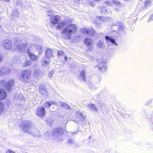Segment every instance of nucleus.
I'll list each match as a JSON object with an SVG mask.
<instances>
[{"mask_svg":"<svg viewBox=\"0 0 153 153\" xmlns=\"http://www.w3.org/2000/svg\"><path fill=\"white\" fill-rule=\"evenodd\" d=\"M19 40L15 38L14 39V44L16 45L18 51L20 52L27 50V54L30 59L33 61L36 60L38 59V57L31 53L30 51L32 50V48L34 46L33 44L29 43L26 42H24V41L22 40L21 44H19Z\"/></svg>","mask_w":153,"mask_h":153,"instance_id":"1","label":"nucleus"},{"mask_svg":"<svg viewBox=\"0 0 153 153\" xmlns=\"http://www.w3.org/2000/svg\"><path fill=\"white\" fill-rule=\"evenodd\" d=\"M22 129L26 132L31 134L36 137L41 136L39 131L33 125L32 123L29 121H24L21 124Z\"/></svg>","mask_w":153,"mask_h":153,"instance_id":"2","label":"nucleus"},{"mask_svg":"<svg viewBox=\"0 0 153 153\" xmlns=\"http://www.w3.org/2000/svg\"><path fill=\"white\" fill-rule=\"evenodd\" d=\"M76 31L77 27L75 25H69L63 29L62 36L63 38L69 39L71 38V34L76 32Z\"/></svg>","mask_w":153,"mask_h":153,"instance_id":"3","label":"nucleus"},{"mask_svg":"<svg viewBox=\"0 0 153 153\" xmlns=\"http://www.w3.org/2000/svg\"><path fill=\"white\" fill-rule=\"evenodd\" d=\"M31 71L28 69L22 71L21 74L18 75V78L22 82H27L29 81Z\"/></svg>","mask_w":153,"mask_h":153,"instance_id":"4","label":"nucleus"},{"mask_svg":"<svg viewBox=\"0 0 153 153\" xmlns=\"http://www.w3.org/2000/svg\"><path fill=\"white\" fill-rule=\"evenodd\" d=\"M14 80H11L9 82H6L5 80H2L0 82V85L1 87H5L7 91H10L14 84Z\"/></svg>","mask_w":153,"mask_h":153,"instance_id":"5","label":"nucleus"},{"mask_svg":"<svg viewBox=\"0 0 153 153\" xmlns=\"http://www.w3.org/2000/svg\"><path fill=\"white\" fill-rule=\"evenodd\" d=\"M2 45L7 50L11 49L12 48V41L8 39H6L2 41Z\"/></svg>","mask_w":153,"mask_h":153,"instance_id":"6","label":"nucleus"},{"mask_svg":"<svg viewBox=\"0 0 153 153\" xmlns=\"http://www.w3.org/2000/svg\"><path fill=\"white\" fill-rule=\"evenodd\" d=\"M45 110L44 107H38L37 108L36 115L41 118H43L45 116Z\"/></svg>","mask_w":153,"mask_h":153,"instance_id":"7","label":"nucleus"},{"mask_svg":"<svg viewBox=\"0 0 153 153\" xmlns=\"http://www.w3.org/2000/svg\"><path fill=\"white\" fill-rule=\"evenodd\" d=\"M63 129L59 128L54 129L52 131V134L53 137H58L61 136L63 134Z\"/></svg>","mask_w":153,"mask_h":153,"instance_id":"8","label":"nucleus"},{"mask_svg":"<svg viewBox=\"0 0 153 153\" xmlns=\"http://www.w3.org/2000/svg\"><path fill=\"white\" fill-rule=\"evenodd\" d=\"M100 62L97 66H95V68L98 70L104 71L106 68V63L103 61H102L101 59L99 61Z\"/></svg>","mask_w":153,"mask_h":153,"instance_id":"9","label":"nucleus"},{"mask_svg":"<svg viewBox=\"0 0 153 153\" xmlns=\"http://www.w3.org/2000/svg\"><path fill=\"white\" fill-rule=\"evenodd\" d=\"M81 33L89 36H92L94 33V31L92 29H88L85 27H83L80 30Z\"/></svg>","mask_w":153,"mask_h":153,"instance_id":"10","label":"nucleus"},{"mask_svg":"<svg viewBox=\"0 0 153 153\" xmlns=\"http://www.w3.org/2000/svg\"><path fill=\"white\" fill-rule=\"evenodd\" d=\"M72 21L71 19L67 18L62 22H60L57 26V27L58 29H61L65 26L69 24L72 22Z\"/></svg>","mask_w":153,"mask_h":153,"instance_id":"11","label":"nucleus"},{"mask_svg":"<svg viewBox=\"0 0 153 153\" xmlns=\"http://www.w3.org/2000/svg\"><path fill=\"white\" fill-rule=\"evenodd\" d=\"M39 92L42 96L45 97H48V91L45 87L42 85H40L39 86Z\"/></svg>","mask_w":153,"mask_h":153,"instance_id":"12","label":"nucleus"},{"mask_svg":"<svg viewBox=\"0 0 153 153\" xmlns=\"http://www.w3.org/2000/svg\"><path fill=\"white\" fill-rule=\"evenodd\" d=\"M93 41L92 39L89 38H86L85 40V43L88 47V50L91 51L93 49L92 43Z\"/></svg>","mask_w":153,"mask_h":153,"instance_id":"13","label":"nucleus"},{"mask_svg":"<svg viewBox=\"0 0 153 153\" xmlns=\"http://www.w3.org/2000/svg\"><path fill=\"white\" fill-rule=\"evenodd\" d=\"M11 71V68H9L3 67L0 68V76L3 75L4 74H8L10 73Z\"/></svg>","mask_w":153,"mask_h":153,"instance_id":"14","label":"nucleus"},{"mask_svg":"<svg viewBox=\"0 0 153 153\" xmlns=\"http://www.w3.org/2000/svg\"><path fill=\"white\" fill-rule=\"evenodd\" d=\"M76 117L78 118V119L74 121L76 123H78L79 121H83L85 120V117L82 114V113L78 111L76 112Z\"/></svg>","mask_w":153,"mask_h":153,"instance_id":"15","label":"nucleus"},{"mask_svg":"<svg viewBox=\"0 0 153 153\" xmlns=\"http://www.w3.org/2000/svg\"><path fill=\"white\" fill-rule=\"evenodd\" d=\"M60 18L58 16H52L50 19V22L53 25L57 24L59 21Z\"/></svg>","mask_w":153,"mask_h":153,"instance_id":"16","label":"nucleus"},{"mask_svg":"<svg viewBox=\"0 0 153 153\" xmlns=\"http://www.w3.org/2000/svg\"><path fill=\"white\" fill-rule=\"evenodd\" d=\"M105 39L106 42L108 44L110 45V43H111L115 44L116 46H117V44L115 42L114 39L111 37L107 36H105Z\"/></svg>","mask_w":153,"mask_h":153,"instance_id":"17","label":"nucleus"},{"mask_svg":"<svg viewBox=\"0 0 153 153\" xmlns=\"http://www.w3.org/2000/svg\"><path fill=\"white\" fill-rule=\"evenodd\" d=\"M7 95L6 91L2 89H0V100L5 99Z\"/></svg>","mask_w":153,"mask_h":153,"instance_id":"18","label":"nucleus"},{"mask_svg":"<svg viewBox=\"0 0 153 153\" xmlns=\"http://www.w3.org/2000/svg\"><path fill=\"white\" fill-rule=\"evenodd\" d=\"M56 105L59 106H62L65 109H70L71 108V107L68 104L63 103L61 101L59 102L56 104Z\"/></svg>","mask_w":153,"mask_h":153,"instance_id":"19","label":"nucleus"},{"mask_svg":"<svg viewBox=\"0 0 153 153\" xmlns=\"http://www.w3.org/2000/svg\"><path fill=\"white\" fill-rule=\"evenodd\" d=\"M88 106L89 108L94 112H97V108L94 104L92 103L89 104Z\"/></svg>","mask_w":153,"mask_h":153,"instance_id":"20","label":"nucleus"},{"mask_svg":"<svg viewBox=\"0 0 153 153\" xmlns=\"http://www.w3.org/2000/svg\"><path fill=\"white\" fill-rule=\"evenodd\" d=\"M45 54L47 58H51L53 56L52 50L49 48L47 49L46 51Z\"/></svg>","mask_w":153,"mask_h":153,"instance_id":"21","label":"nucleus"},{"mask_svg":"<svg viewBox=\"0 0 153 153\" xmlns=\"http://www.w3.org/2000/svg\"><path fill=\"white\" fill-rule=\"evenodd\" d=\"M86 74L85 71L84 70H82L80 72L79 74V78L82 79L84 81H85Z\"/></svg>","mask_w":153,"mask_h":153,"instance_id":"22","label":"nucleus"},{"mask_svg":"<svg viewBox=\"0 0 153 153\" xmlns=\"http://www.w3.org/2000/svg\"><path fill=\"white\" fill-rule=\"evenodd\" d=\"M97 46L101 49L103 48V41L100 40L97 43Z\"/></svg>","mask_w":153,"mask_h":153,"instance_id":"23","label":"nucleus"},{"mask_svg":"<svg viewBox=\"0 0 153 153\" xmlns=\"http://www.w3.org/2000/svg\"><path fill=\"white\" fill-rule=\"evenodd\" d=\"M53 104H56L54 103V102L51 101L50 102H45L44 103V105L45 107L48 108Z\"/></svg>","mask_w":153,"mask_h":153,"instance_id":"24","label":"nucleus"},{"mask_svg":"<svg viewBox=\"0 0 153 153\" xmlns=\"http://www.w3.org/2000/svg\"><path fill=\"white\" fill-rule=\"evenodd\" d=\"M31 62L30 61L26 60L25 62L23 63V66L25 67H27L30 65Z\"/></svg>","mask_w":153,"mask_h":153,"instance_id":"25","label":"nucleus"},{"mask_svg":"<svg viewBox=\"0 0 153 153\" xmlns=\"http://www.w3.org/2000/svg\"><path fill=\"white\" fill-rule=\"evenodd\" d=\"M144 4L145 8L150 6L151 4V0H145Z\"/></svg>","mask_w":153,"mask_h":153,"instance_id":"26","label":"nucleus"},{"mask_svg":"<svg viewBox=\"0 0 153 153\" xmlns=\"http://www.w3.org/2000/svg\"><path fill=\"white\" fill-rule=\"evenodd\" d=\"M41 62L43 65L46 66L49 64L50 62L49 61H47L45 59H42Z\"/></svg>","mask_w":153,"mask_h":153,"instance_id":"27","label":"nucleus"},{"mask_svg":"<svg viewBox=\"0 0 153 153\" xmlns=\"http://www.w3.org/2000/svg\"><path fill=\"white\" fill-rule=\"evenodd\" d=\"M15 97L16 99L17 100L16 97H17V98L19 100H22L24 98V96H23V95L22 94H20L18 95H17L15 96Z\"/></svg>","mask_w":153,"mask_h":153,"instance_id":"28","label":"nucleus"},{"mask_svg":"<svg viewBox=\"0 0 153 153\" xmlns=\"http://www.w3.org/2000/svg\"><path fill=\"white\" fill-rule=\"evenodd\" d=\"M4 109V106L3 104L0 102V115L3 112Z\"/></svg>","mask_w":153,"mask_h":153,"instance_id":"29","label":"nucleus"},{"mask_svg":"<svg viewBox=\"0 0 153 153\" xmlns=\"http://www.w3.org/2000/svg\"><path fill=\"white\" fill-rule=\"evenodd\" d=\"M100 10L102 13H105L107 11L108 9L106 8L105 7H100Z\"/></svg>","mask_w":153,"mask_h":153,"instance_id":"30","label":"nucleus"},{"mask_svg":"<svg viewBox=\"0 0 153 153\" xmlns=\"http://www.w3.org/2000/svg\"><path fill=\"white\" fill-rule=\"evenodd\" d=\"M97 19H99V20H101L102 21H107L108 19L106 18H105L103 17H97Z\"/></svg>","mask_w":153,"mask_h":153,"instance_id":"31","label":"nucleus"},{"mask_svg":"<svg viewBox=\"0 0 153 153\" xmlns=\"http://www.w3.org/2000/svg\"><path fill=\"white\" fill-rule=\"evenodd\" d=\"M112 3L113 4L117 6H120L121 5V3L119 1L115 0H113L112 1Z\"/></svg>","mask_w":153,"mask_h":153,"instance_id":"32","label":"nucleus"},{"mask_svg":"<svg viewBox=\"0 0 153 153\" xmlns=\"http://www.w3.org/2000/svg\"><path fill=\"white\" fill-rule=\"evenodd\" d=\"M37 48L39 51V53H41L43 50V48L41 45L38 46L37 47Z\"/></svg>","mask_w":153,"mask_h":153,"instance_id":"33","label":"nucleus"},{"mask_svg":"<svg viewBox=\"0 0 153 153\" xmlns=\"http://www.w3.org/2000/svg\"><path fill=\"white\" fill-rule=\"evenodd\" d=\"M53 74L54 71H51L48 74V76L50 78H51L53 77Z\"/></svg>","mask_w":153,"mask_h":153,"instance_id":"34","label":"nucleus"},{"mask_svg":"<svg viewBox=\"0 0 153 153\" xmlns=\"http://www.w3.org/2000/svg\"><path fill=\"white\" fill-rule=\"evenodd\" d=\"M68 145H70L74 143V141L72 139H70L68 140Z\"/></svg>","mask_w":153,"mask_h":153,"instance_id":"35","label":"nucleus"},{"mask_svg":"<svg viewBox=\"0 0 153 153\" xmlns=\"http://www.w3.org/2000/svg\"><path fill=\"white\" fill-rule=\"evenodd\" d=\"M64 54V53L62 51H59L58 52L57 55L59 56H62Z\"/></svg>","mask_w":153,"mask_h":153,"instance_id":"36","label":"nucleus"},{"mask_svg":"<svg viewBox=\"0 0 153 153\" xmlns=\"http://www.w3.org/2000/svg\"><path fill=\"white\" fill-rule=\"evenodd\" d=\"M6 153H16L15 152L10 150H8L6 152Z\"/></svg>","mask_w":153,"mask_h":153,"instance_id":"37","label":"nucleus"},{"mask_svg":"<svg viewBox=\"0 0 153 153\" xmlns=\"http://www.w3.org/2000/svg\"><path fill=\"white\" fill-rule=\"evenodd\" d=\"M153 20V14L149 18L148 22H151Z\"/></svg>","mask_w":153,"mask_h":153,"instance_id":"38","label":"nucleus"},{"mask_svg":"<svg viewBox=\"0 0 153 153\" xmlns=\"http://www.w3.org/2000/svg\"><path fill=\"white\" fill-rule=\"evenodd\" d=\"M52 13V12L51 11H48V14L49 16H50Z\"/></svg>","mask_w":153,"mask_h":153,"instance_id":"39","label":"nucleus"},{"mask_svg":"<svg viewBox=\"0 0 153 153\" xmlns=\"http://www.w3.org/2000/svg\"><path fill=\"white\" fill-rule=\"evenodd\" d=\"M3 59V56H2L1 55V54L0 53V62H1V61Z\"/></svg>","mask_w":153,"mask_h":153,"instance_id":"40","label":"nucleus"},{"mask_svg":"<svg viewBox=\"0 0 153 153\" xmlns=\"http://www.w3.org/2000/svg\"><path fill=\"white\" fill-rule=\"evenodd\" d=\"M38 72H40L41 73V72L38 69V70H37L36 71H35V74H36L37 73H38Z\"/></svg>","mask_w":153,"mask_h":153,"instance_id":"41","label":"nucleus"},{"mask_svg":"<svg viewBox=\"0 0 153 153\" xmlns=\"http://www.w3.org/2000/svg\"><path fill=\"white\" fill-rule=\"evenodd\" d=\"M100 23V22H94V24L96 25H97V24H98L99 25V23Z\"/></svg>","mask_w":153,"mask_h":153,"instance_id":"42","label":"nucleus"},{"mask_svg":"<svg viewBox=\"0 0 153 153\" xmlns=\"http://www.w3.org/2000/svg\"><path fill=\"white\" fill-rule=\"evenodd\" d=\"M3 0L4 1L7 2H9L10 1V0Z\"/></svg>","mask_w":153,"mask_h":153,"instance_id":"43","label":"nucleus"},{"mask_svg":"<svg viewBox=\"0 0 153 153\" xmlns=\"http://www.w3.org/2000/svg\"><path fill=\"white\" fill-rule=\"evenodd\" d=\"M65 60H66L67 59V57L66 56H65Z\"/></svg>","mask_w":153,"mask_h":153,"instance_id":"44","label":"nucleus"},{"mask_svg":"<svg viewBox=\"0 0 153 153\" xmlns=\"http://www.w3.org/2000/svg\"><path fill=\"white\" fill-rule=\"evenodd\" d=\"M147 117L148 118H150V117H149L148 115H147Z\"/></svg>","mask_w":153,"mask_h":153,"instance_id":"45","label":"nucleus"},{"mask_svg":"<svg viewBox=\"0 0 153 153\" xmlns=\"http://www.w3.org/2000/svg\"><path fill=\"white\" fill-rule=\"evenodd\" d=\"M17 37H19V34H17Z\"/></svg>","mask_w":153,"mask_h":153,"instance_id":"46","label":"nucleus"},{"mask_svg":"<svg viewBox=\"0 0 153 153\" xmlns=\"http://www.w3.org/2000/svg\"><path fill=\"white\" fill-rule=\"evenodd\" d=\"M1 18H0V21H1Z\"/></svg>","mask_w":153,"mask_h":153,"instance_id":"47","label":"nucleus"},{"mask_svg":"<svg viewBox=\"0 0 153 153\" xmlns=\"http://www.w3.org/2000/svg\"><path fill=\"white\" fill-rule=\"evenodd\" d=\"M148 102H147V104H148Z\"/></svg>","mask_w":153,"mask_h":153,"instance_id":"48","label":"nucleus"},{"mask_svg":"<svg viewBox=\"0 0 153 153\" xmlns=\"http://www.w3.org/2000/svg\"><path fill=\"white\" fill-rule=\"evenodd\" d=\"M121 28H122V29H123V28H122V27H121Z\"/></svg>","mask_w":153,"mask_h":153,"instance_id":"49","label":"nucleus"},{"mask_svg":"<svg viewBox=\"0 0 153 153\" xmlns=\"http://www.w3.org/2000/svg\"><path fill=\"white\" fill-rule=\"evenodd\" d=\"M121 28H122V29H123V28H122V27H121Z\"/></svg>","mask_w":153,"mask_h":153,"instance_id":"50","label":"nucleus"}]
</instances>
